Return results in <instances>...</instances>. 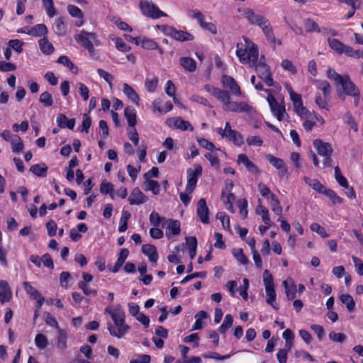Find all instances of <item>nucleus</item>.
<instances>
[{"instance_id": "1", "label": "nucleus", "mask_w": 363, "mask_h": 363, "mask_svg": "<svg viewBox=\"0 0 363 363\" xmlns=\"http://www.w3.org/2000/svg\"><path fill=\"white\" fill-rule=\"evenodd\" d=\"M245 43H238L236 55L242 64H249L250 67L255 69L258 76L268 86H274V80L269 66L264 58L259 60V51L257 46L249 38L244 37Z\"/></svg>"}, {"instance_id": "2", "label": "nucleus", "mask_w": 363, "mask_h": 363, "mask_svg": "<svg viewBox=\"0 0 363 363\" xmlns=\"http://www.w3.org/2000/svg\"><path fill=\"white\" fill-rule=\"evenodd\" d=\"M327 77L334 81L336 86V91L338 98L345 101L346 96H351L354 99V105L357 107L360 102L361 93L359 88L351 80L348 74L340 75L334 69L328 68Z\"/></svg>"}, {"instance_id": "3", "label": "nucleus", "mask_w": 363, "mask_h": 363, "mask_svg": "<svg viewBox=\"0 0 363 363\" xmlns=\"http://www.w3.org/2000/svg\"><path fill=\"white\" fill-rule=\"evenodd\" d=\"M104 313L110 315L113 322L107 323L111 335L121 339L129 333L130 326L125 323V314L121 304L106 307Z\"/></svg>"}, {"instance_id": "4", "label": "nucleus", "mask_w": 363, "mask_h": 363, "mask_svg": "<svg viewBox=\"0 0 363 363\" xmlns=\"http://www.w3.org/2000/svg\"><path fill=\"white\" fill-rule=\"evenodd\" d=\"M204 89L223 104V108L225 111L249 113L251 111V107L247 103L232 101L230 93L227 91L222 90L210 84H206Z\"/></svg>"}, {"instance_id": "5", "label": "nucleus", "mask_w": 363, "mask_h": 363, "mask_svg": "<svg viewBox=\"0 0 363 363\" xmlns=\"http://www.w3.org/2000/svg\"><path fill=\"white\" fill-rule=\"evenodd\" d=\"M74 39L79 45L88 50L91 57H95L96 54L94 45H101V42L97 38L95 33L87 32L82 30L79 34L74 35Z\"/></svg>"}, {"instance_id": "6", "label": "nucleus", "mask_w": 363, "mask_h": 363, "mask_svg": "<svg viewBox=\"0 0 363 363\" xmlns=\"http://www.w3.org/2000/svg\"><path fill=\"white\" fill-rule=\"evenodd\" d=\"M263 281L266 290L267 303L273 307L275 310H278L279 306L275 303L276 293L274 289V279L268 269H265L264 271Z\"/></svg>"}, {"instance_id": "7", "label": "nucleus", "mask_w": 363, "mask_h": 363, "mask_svg": "<svg viewBox=\"0 0 363 363\" xmlns=\"http://www.w3.org/2000/svg\"><path fill=\"white\" fill-rule=\"evenodd\" d=\"M313 146L316 149L318 155L323 157V165L326 167H332L331 155L333 149L328 143H324L321 140L316 139L313 141Z\"/></svg>"}, {"instance_id": "8", "label": "nucleus", "mask_w": 363, "mask_h": 363, "mask_svg": "<svg viewBox=\"0 0 363 363\" xmlns=\"http://www.w3.org/2000/svg\"><path fill=\"white\" fill-rule=\"evenodd\" d=\"M238 11L248 21L251 25H255L259 28L264 26L268 19L260 14L256 13L252 9L244 7L238 9Z\"/></svg>"}, {"instance_id": "9", "label": "nucleus", "mask_w": 363, "mask_h": 363, "mask_svg": "<svg viewBox=\"0 0 363 363\" xmlns=\"http://www.w3.org/2000/svg\"><path fill=\"white\" fill-rule=\"evenodd\" d=\"M140 6L142 13L152 18H159L162 16H167V14L160 11L153 3L149 0H141Z\"/></svg>"}, {"instance_id": "10", "label": "nucleus", "mask_w": 363, "mask_h": 363, "mask_svg": "<svg viewBox=\"0 0 363 363\" xmlns=\"http://www.w3.org/2000/svg\"><path fill=\"white\" fill-rule=\"evenodd\" d=\"M194 169H187V184L186 186V191L191 194L194 190L198 178L202 174V167L200 164H196L194 166Z\"/></svg>"}, {"instance_id": "11", "label": "nucleus", "mask_w": 363, "mask_h": 363, "mask_svg": "<svg viewBox=\"0 0 363 363\" xmlns=\"http://www.w3.org/2000/svg\"><path fill=\"white\" fill-rule=\"evenodd\" d=\"M162 30L165 35L178 41L184 42L194 40V36L191 33L184 30H178L172 26H165Z\"/></svg>"}, {"instance_id": "12", "label": "nucleus", "mask_w": 363, "mask_h": 363, "mask_svg": "<svg viewBox=\"0 0 363 363\" xmlns=\"http://www.w3.org/2000/svg\"><path fill=\"white\" fill-rule=\"evenodd\" d=\"M189 13L191 17L198 21V23L203 29L208 30L213 35L217 33V28L215 24L211 22H206L204 21L205 17L200 11H190Z\"/></svg>"}, {"instance_id": "13", "label": "nucleus", "mask_w": 363, "mask_h": 363, "mask_svg": "<svg viewBox=\"0 0 363 363\" xmlns=\"http://www.w3.org/2000/svg\"><path fill=\"white\" fill-rule=\"evenodd\" d=\"M166 123L169 127L172 128L179 129L182 131L194 130V128L191 123L187 121H184L180 117L169 118L167 120Z\"/></svg>"}, {"instance_id": "14", "label": "nucleus", "mask_w": 363, "mask_h": 363, "mask_svg": "<svg viewBox=\"0 0 363 363\" xmlns=\"http://www.w3.org/2000/svg\"><path fill=\"white\" fill-rule=\"evenodd\" d=\"M267 101L269 102L272 112L277 117V118L279 121L284 120V116L287 115L284 106L280 105L275 99V98L272 95H269L267 96Z\"/></svg>"}, {"instance_id": "15", "label": "nucleus", "mask_w": 363, "mask_h": 363, "mask_svg": "<svg viewBox=\"0 0 363 363\" xmlns=\"http://www.w3.org/2000/svg\"><path fill=\"white\" fill-rule=\"evenodd\" d=\"M304 121L303 126L307 131H311L316 123V121L319 120L318 116L313 113H311L307 108H305L302 113H297Z\"/></svg>"}, {"instance_id": "16", "label": "nucleus", "mask_w": 363, "mask_h": 363, "mask_svg": "<svg viewBox=\"0 0 363 363\" xmlns=\"http://www.w3.org/2000/svg\"><path fill=\"white\" fill-rule=\"evenodd\" d=\"M221 82L225 88L229 89L232 94L235 96L241 95L240 87L232 77L223 74L221 77Z\"/></svg>"}, {"instance_id": "17", "label": "nucleus", "mask_w": 363, "mask_h": 363, "mask_svg": "<svg viewBox=\"0 0 363 363\" xmlns=\"http://www.w3.org/2000/svg\"><path fill=\"white\" fill-rule=\"evenodd\" d=\"M196 213L200 220L203 223L208 224L209 223V209L204 199H200L199 200L197 203Z\"/></svg>"}, {"instance_id": "18", "label": "nucleus", "mask_w": 363, "mask_h": 363, "mask_svg": "<svg viewBox=\"0 0 363 363\" xmlns=\"http://www.w3.org/2000/svg\"><path fill=\"white\" fill-rule=\"evenodd\" d=\"M147 200L148 198L138 187L133 189L128 198V201L130 205H140L145 203Z\"/></svg>"}, {"instance_id": "19", "label": "nucleus", "mask_w": 363, "mask_h": 363, "mask_svg": "<svg viewBox=\"0 0 363 363\" xmlns=\"http://www.w3.org/2000/svg\"><path fill=\"white\" fill-rule=\"evenodd\" d=\"M266 158L272 165L279 170V175L280 177H284L287 174V167L281 159L276 157L270 154L267 155Z\"/></svg>"}, {"instance_id": "20", "label": "nucleus", "mask_w": 363, "mask_h": 363, "mask_svg": "<svg viewBox=\"0 0 363 363\" xmlns=\"http://www.w3.org/2000/svg\"><path fill=\"white\" fill-rule=\"evenodd\" d=\"M166 228V235L169 237L171 235H177L180 233V223L177 220L168 219L163 224Z\"/></svg>"}, {"instance_id": "21", "label": "nucleus", "mask_w": 363, "mask_h": 363, "mask_svg": "<svg viewBox=\"0 0 363 363\" xmlns=\"http://www.w3.org/2000/svg\"><path fill=\"white\" fill-rule=\"evenodd\" d=\"M238 163L243 164L246 169L251 173L259 174L258 167L250 161L248 157L245 154H240L238 156Z\"/></svg>"}, {"instance_id": "22", "label": "nucleus", "mask_w": 363, "mask_h": 363, "mask_svg": "<svg viewBox=\"0 0 363 363\" xmlns=\"http://www.w3.org/2000/svg\"><path fill=\"white\" fill-rule=\"evenodd\" d=\"M11 298V291L6 281H0V301L1 303L9 302Z\"/></svg>"}, {"instance_id": "23", "label": "nucleus", "mask_w": 363, "mask_h": 363, "mask_svg": "<svg viewBox=\"0 0 363 363\" xmlns=\"http://www.w3.org/2000/svg\"><path fill=\"white\" fill-rule=\"evenodd\" d=\"M142 252L147 255L150 262L156 263L158 259V253L154 245L146 244L142 247Z\"/></svg>"}, {"instance_id": "24", "label": "nucleus", "mask_w": 363, "mask_h": 363, "mask_svg": "<svg viewBox=\"0 0 363 363\" xmlns=\"http://www.w3.org/2000/svg\"><path fill=\"white\" fill-rule=\"evenodd\" d=\"M285 288V292L286 297L289 300H292L296 297L297 292L296 286L294 283L292 279L285 280L283 282Z\"/></svg>"}, {"instance_id": "25", "label": "nucleus", "mask_w": 363, "mask_h": 363, "mask_svg": "<svg viewBox=\"0 0 363 363\" xmlns=\"http://www.w3.org/2000/svg\"><path fill=\"white\" fill-rule=\"evenodd\" d=\"M54 32L60 36H63L67 32V26L62 17L57 18L53 25Z\"/></svg>"}, {"instance_id": "26", "label": "nucleus", "mask_w": 363, "mask_h": 363, "mask_svg": "<svg viewBox=\"0 0 363 363\" xmlns=\"http://www.w3.org/2000/svg\"><path fill=\"white\" fill-rule=\"evenodd\" d=\"M123 91L126 96L131 100L133 103L138 105L140 101V97L136 91L128 84L124 83L123 84Z\"/></svg>"}, {"instance_id": "27", "label": "nucleus", "mask_w": 363, "mask_h": 363, "mask_svg": "<svg viewBox=\"0 0 363 363\" xmlns=\"http://www.w3.org/2000/svg\"><path fill=\"white\" fill-rule=\"evenodd\" d=\"M179 62L181 66L189 72H193L196 69V62L193 58L182 57L180 58Z\"/></svg>"}, {"instance_id": "28", "label": "nucleus", "mask_w": 363, "mask_h": 363, "mask_svg": "<svg viewBox=\"0 0 363 363\" xmlns=\"http://www.w3.org/2000/svg\"><path fill=\"white\" fill-rule=\"evenodd\" d=\"M145 191H151L153 194L157 195L160 191V185L158 182L152 179H145L143 183Z\"/></svg>"}, {"instance_id": "29", "label": "nucleus", "mask_w": 363, "mask_h": 363, "mask_svg": "<svg viewBox=\"0 0 363 363\" xmlns=\"http://www.w3.org/2000/svg\"><path fill=\"white\" fill-rule=\"evenodd\" d=\"M290 99L293 102V106L295 112L296 113H303V111H304L305 108H306L303 104L301 96L298 94L295 93L292 96H291Z\"/></svg>"}, {"instance_id": "30", "label": "nucleus", "mask_w": 363, "mask_h": 363, "mask_svg": "<svg viewBox=\"0 0 363 363\" xmlns=\"http://www.w3.org/2000/svg\"><path fill=\"white\" fill-rule=\"evenodd\" d=\"M124 115L127 120L128 124L131 128L135 127L136 121V113L135 110L133 107L128 106L125 108Z\"/></svg>"}, {"instance_id": "31", "label": "nucleus", "mask_w": 363, "mask_h": 363, "mask_svg": "<svg viewBox=\"0 0 363 363\" xmlns=\"http://www.w3.org/2000/svg\"><path fill=\"white\" fill-rule=\"evenodd\" d=\"M128 255L129 251L128 249L123 248L120 250L118 258L112 270L113 272L116 273L120 269V268L123 266L125 259L128 257Z\"/></svg>"}, {"instance_id": "32", "label": "nucleus", "mask_w": 363, "mask_h": 363, "mask_svg": "<svg viewBox=\"0 0 363 363\" xmlns=\"http://www.w3.org/2000/svg\"><path fill=\"white\" fill-rule=\"evenodd\" d=\"M40 50L45 55H50L54 52V46L45 37L41 38L38 41Z\"/></svg>"}, {"instance_id": "33", "label": "nucleus", "mask_w": 363, "mask_h": 363, "mask_svg": "<svg viewBox=\"0 0 363 363\" xmlns=\"http://www.w3.org/2000/svg\"><path fill=\"white\" fill-rule=\"evenodd\" d=\"M27 33L35 37L45 36L48 33V28L45 24H38L31 28Z\"/></svg>"}, {"instance_id": "34", "label": "nucleus", "mask_w": 363, "mask_h": 363, "mask_svg": "<svg viewBox=\"0 0 363 363\" xmlns=\"http://www.w3.org/2000/svg\"><path fill=\"white\" fill-rule=\"evenodd\" d=\"M266 37V38L267 39V40L270 43H274L275 41H276V38L274 36V34L273 33V29H272V27L269 23V21L268 20L267 21V23H265L264 24V26H262L260 27Z\"/></svg>"}, {"instance_id": "35", "label": "nucleus", "mask_w": 363, "mask_h": 363, "mask_svg": "<svg viewBox=\"0 0 363 363\" xmlns=\"http://www.w3.org/2000/svg\"><path fill=\"white\" fill-rule=\"evenodd\" d=\"M57 347L61 350H64L67 348V333L65 330L62 328H58L57 330Z\"/></svg>"}, {"instance_id": "36", "label": "nucleus", "mask_w": 363, "mask_h": 363, "mask_svg": "<svg viewBox=\"0 0 363 363\" xmlns=\"http://www.w3.org/2000/svg\"><path fill=\"white\" fill-rule=\"evenodd\" d=\"M30 171L38 177H44L46 176L48 166L44 163L40 164H33L30 167Z\"/></svg>"}, {"instance_id": "37", "label": "nucleus", "mask_w": 363, "mask_h": 363, "mask_svg": "<svg viewBox=\"0 0 363 363\" xmlns=\"http://www.w3.org/2000/svg\"><path fill=\"white\" fill-rule=\"evenodd\" d=\"M100 191L103 194H109L110 197L112 199H115V192L113 185L104 180L101 182L100 185Z\"/></svg>"}, {"instance_id": "38", "label": "nucleus", "mask_w": 363, "mask_h": 363, "mask_svg": "<svg viewBox=\"0 0 363 363\" xmlns=\"http://www.w3.org/2000/svg\"><path fill=\"white\" fill-rule=\"evenodd\" d=\"M340 301L346 306L347 309L349 311H352L354 310L355 308V302L353 299V298L347 294H341L340 296Z\"/></svg>"}, {"instance_id": "39", "label": "nucleus", "mask_w": 363, "mask_h": 363, "mask_svg": "<svg viewBox=\"0 0 363 363\" xmlns=\"http://www.w3.org/2000/svg\"><path fill=\"white\" fill-rule=\"evenodd\" d=\"M235 199L234 194L233 193H228L226 196H225V191L222 192V199L225 208L232 213L235 212L233 206V201Z\"/></svg>"}, {"instance_id": "40", "label": "nucleus", "mask_w": 363, "mask_h": 363, "mask_svg": "<svg viewBox=\"0 0 363 363\" xmlns=\"http://www.w3.org/2000/svg\"><path fill=\"white\" fill-rule=\"evenodd\" d=\"M227 138H228L229 140L233 141L234 144L238 146H240L244 143L243 137L236 130L228 133L227 134Z\"/></svg>"}, {"instance_id": "41", "label": "nucleus", "mask_w": 363, "mask_h": 363, "mask_svg": "<svg viewBox=\"0 0 363 363\" xmlns=\"http://www.w3.org/2000/svg\"><path fill=\"white\" fill-rule=\"evenodd\" d=\"M256 212L262 216V219L266 225H271V220L269 217V211L266 207L259 204L257 207Z\"/></svg>"}, {"instance_id": "42", "label": "nucleus", "mask_w": 363, "mask_h": 363, "mask_svg": "<svg viewBox=\"0 0 363 363\" xmlns=\"http://www.w3.org/2000/svg\"><path fill=\"white\" fill-rule=\"evenodd\" d=\"M11 145L13 152H21L24 147L22 139L18 135H14L12 138Z\"/></svg>"}, {"instance_id": "43", "label": "nucleus", "mask_w": 363, "mask_h": 363, "mask_svg": "<svg viewBox=\"0 0 363 363\" xmlns=\"http://www.w3.org/2000/svg\"><path fill=\"white\" fill-rule=\"evenodd\" d=\"M305 30L307 33L317 32L320 33V29L318 25L312 19L306 18L303 22Z\"/></svg>"}, {"instance_id": "44", "label": "nucleus", "mask_w": 363, "mask_h": 363, "mask_svg": "<svg viewBox=\"0 0 363 363\" xmlns=\"http://www.w3.org/2000/svg\"><path fill=\"white\" fill-rule=\"evenodd\" d=\"M328 44L330 47L335 50L338 54H342V50L344 48L345 44H343L341 41L335 38H328Z\"/></svg>"}, {"instance_id": "45", "label": "nucleus", "mask_w": 363, "mask_h": 363, "mask_svg": "<svg viewBox=\"0 0 363 363\" xmlns=\"http://www.w3.org/2000/svg\"><path fill=\"white\" fill-rule=\"evenodd\" d=\"M328 98L323 95V96L320 94H317L315 97V103L320 108L325 110H329L330 106L328 105Z\"/></svg>"}, {"instance_id": "46", "label": "nucleus", "mask_w": 363, "mask_h": 363, "mask_svg": "<svg viewBox=\"0 0 363 363\" xmlns=\"http://www.w3.org/2000/svg\"><path fill=\"white\" fill-rule=\"evenodd\" d=\"M271 206L272 211L278 216H281L282 214V207L280 202L274 194H271Z\"/></svg>"}, {"instance_id": "47", "label": "nucleus", "mask_w": 363, "mask_h": 363, "mask_svg": "<svg viewBox=\"0 0 363 363\" xmlns=\"http://www.w3.org/2000/svg\"><path fill=\"white\" fill-rule=\"evenodd\" d=\"M158 85V78L155 77L152 79L147 78L145 82V87L149 92L156 91Z\"/></svg>"}, {"instance_id": "48", "label": "nucleus", "mask_w": 363, "mask_h": 363, "mask_svg": "<svg viewBox=\"0 0 363 363\" xmlns=\"http://www.w3.org/2000/svg\"><path fill=\"white\" fill-rule=\"evenodd\" d=\"M318 89L321 90L323 95L330 96L331 93V86L327 81H316Z\"/></svg>"}, {"instance_id": "49", "label": "nucleus", "mask_w": 363, "mask_h": 363, "mask_svg": "<svg viewBox=\"0 0 363 363\" xmlns=\"http://www.w3.org/2000/svg\"><path fill=\"white\" fill-rule=\"evenodd\" d=\"M39 101L46 107L51 106L53 104L52 96L48 91H44L40 94Z\"/></svg>"}, {"instance_id": "50", "label": "nucleus", "mask_w": 363, "mask_h": 363, "mask_svg": "<svg viewBox=\"0 0 363 363\" xmlns=\"http://www.w3.org/2000/svg\"><path fill=\"white\" fill-rule=\"evenodd\" d=\"M35 343L39 349L43 350L48 346V338L43 334H38L35 338Z\"/></svg>"}, {"instance_id": "51", "label": "nucleus", "mask_w": 363, "mask_h": 363, "mask_svg": "<svg viewBox=\"0 0 363 363\" xmlns=\"http://www.w3.org/2000/svg\"><path fill=\"white\" fill-rule=\"evenodd\" d=\"M335 170V177L336 181L339 183V184L342 187H347V179L342 174L341 171L339 167L336 166L334 169Z\"/></svg>"}, {"instance_id": "52", "label": "nucleus", "mask_w": 363, "mask_h": 363, "mask_svg": "<svg viewBox=\"0 0 363 363\" xmlns=\"http://www.w3.org/2000/svg\"><path fill=\"white\" fill-rule=\"evenodd\" d=\"M323 194L328 196L333 201V204L341 203L342 202V199L331 189H325Z\"/></svg>"}, {"instance_id": "53", "label": "nucleus", "mask_w": 363, "mask_h": 363, "mask_svg": "<svg viewBox=\"0 0 363 363\" xmlns=\"http://www.w3.org/2000/svg\"><path fill=\"white\" fill-rule=\"evenodd\" d=\"M195 318L196 320L192 330H199L202 328L201 320L207 318V313L203 311H201L196 314Z\"/></svg>"}, {"instance_id": "54", "label": "nucleus", "mask_w": 363, "mask_h": 363, "mask_svg": "<svg viewBox=\"0 0 363 363\" xmlns=\"http://www.w3.org/2000/svg\"><path fill=\"white\" fill-rule=\"evenodd\" d=\"M233 254L240 264H246L248 262V259L246 257V256L243 254L242 249H233Z\"/></svg>"}, {"instance_id": "55", "label": "nucleus", "mask_w": 363, "mask_h": 363, "mask_svg": "<svg viewBox=\"0 0 363 363\" xmlns=\"http://www.w3.org/2000/svg\"><path fill=\"white\" fill-rule=\"evenodd\" d=\"M197 142L201 147L205 148L206 150L213 151L214 150H220L219 148H216L214 144L207 139L205 138H198Z\"/></svg>"}, {"instance_id": "56", "label": "nucleus", "mask_w": 363, "mask_h": 363, "mask_svg": "<svg viewBox=\"0 0 363 363\" xmlns=\"http://www.w3.org/2000/svg\"><path fill=\"white\" fill-rule=\"evenodd\" d=\"M216 218L222 223L224 229L230 230V218L223 212H218L216 214Z\"/></svg>"}, {"instance_id": "57", "label": "nucleus", "mask_w": 363, "mask_h": 363, "mask_svg": "<svg viewBox=\"0 0 363 363\" xmlns=\"http://www.w3.org/2000/svg\"><path fill=\"white\" fill-rule=\"evenodd\" d=\"M164 220V217H161L158 213L153 211L150 215V222L154 227H158L162 221Z\"/></svg>"}, {"instance_id": "58", "label": "nucleus", "mask_w": 363, "mask_h": 363, "mask_svg": "<svg viewBox=\"0 0 363 363\" xmlns=\"http://www.w3.org/2000/svg\"><path fill=\"white\" fill-rule=\"evenodd\" d=\"M141 46L147 50H155L158 48V44L152 39L143 38L141 41Z\"/></svg>"}, {"instance_id": "59", "label": "nucleus", "mask_w": 363, "mask_h": 363, "mask_svg": "<svg viewBox=\"0 0 363 363\" xmlns=\"http://www.w3.org/2000/svg\"><path fill=\"white\" fill-rule=\"evenodd\" d=\"M67 11L72 16L78 18L80 19L83 18V13L82 11V10L79 8H78L77 6H76L74 5H68Z\"/></svg>"}, {"instance_id": "60", "label": "nucleus", "mask_w": 363, "mask_h": 363, "mask_svg": "<svg viewBox=\"0 0 363 363\" xmlns=\"http://www.w3.org/2000/svg\"><path fill=\"white\" fill-rule=\"evenodd\" d=\"M345 122L350 125V127L353 129L355 132L358 131L357 124L352 116V115L347 112L344 116Z\"/></svg>"}, {"instance_id": "61", "label": "nucleus", "mask_w": 363, "mask_h": 363, "mask_svg": "<svg viewBox=\"0 0 363 363\" xmlns=\"http://www.w3.org/2000/svg\"><path fill=\"white\" fill-rule=\"evenodd\" d=\"M78 91L84 101H87L89 96V90L88 87L83 83L79 82L77 84Z\"/></svg>"}, {"instance_id": "62", "label": "nucleus", "mask_w": 363, "mask_h": 363, "mask_svg": "<svg viewBox=\"0 0 363 363\" xmlns=\"http://www.w3.org/2000/svg\"><path fill=\"white\" fill-rule=\"evenodd\" d=\"M238 206L240 208V213L245 219L247 216V201L245 199H239L238 201Z\"/></svg>"}, {"instance_id": "63", "label": "nucleus", "mask_w": 363, "mask_h": 363, "mask_svg": "<svg viewBox=\"0 0 363 363\" xmlns=\"http://www.w3.org/2000/svg\"><path fill=\"white\" fill-rule=\"evenodd\" d=\"M205 157L210 162L211 166L219 168L220 161L216 155L211 152H208L205 154Z\"/></svg>"}, {"instance_id": "64", "label": "nucleus", "mask_w": 363, "mask_h": 363, "mask_svg": "<svg viewBox=\"0 0 363 363\" xmlns=\"http://www.w3.org/2000/svg\"><path fill=\"white\" fill-rule=\"evenodd\" d=\"M352 258L357 273L359 275L362 276L363 275V262H362V261L359 258H358L357 257H355V256H352Z\"/></svg>"}]
</instances>
